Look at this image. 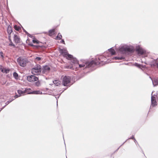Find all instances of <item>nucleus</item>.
<instances>
[{
	"label": "nucleus",
	"mask_w": 158,
	"mask_h": 158,
	"mask_svg": "<svg viewBox=\"0 0 158 158\" xmlns=\"http://www.w3.org/2000/svg\"><path fill=\"white\" fill-rule=\"evenodd\" d=\"M59 51L60 54L66 58L68 60H71L72 61L74 64H77L79 68H82L84 69L86 68H89L91 70H93L95 69L96 65H100L101 62L104 61L105 58L102 56H100L98 59H96L94 60H93L90 62H87L85 60H81L79 63L76 58H73L72 55L68 53L66 48L63 49L59 48Z\"/></svg>",
	"instance_id": "nucleus-1"
},
{
	"label": "nucleus",
	"mask_w": 158,
	"mask_h": 158,
	"mask_svg": "<svg viewBox=\"0 0 158 158\" xmlns=\"http://www.w3.org/2000/svg\"><path fill=\"white\" fill-rule=\"evenodd\" d=\"M32 73L35 75H38L41 73V66L39 64H37L31 69Z\"/></svg>",
	"instance_id": "nucleus-2"
},
{
	"label": "nucleus",
	"mask_w": 158,
	"mask_h": 158,
	"mask_svg": "<svg viewBox=\"0 0 158 158\" xmlns=\"http://www.w3.org/2000/svg\"><path fill=\"white\" fill-rule=\"evenodd\" d=\"M17 62L21 66L24 67L28 62V60L26 58L19 57L17 59Z\"/></svg>",
	"instance_id": "nucleus-3"
},
{
	"label": "nucleus",
	"mask_w": 158,
	"mask_h": 158,
	"mask_svg": "<svg viewBox=\"0 0 158 158\" xmlns=\"http://www.w3.org/2000/svg\"><path fill=\"white\" fill-rule=\"evenodd\" d=\"M62 83L64 86H68L70 85L71 81V77L69 76H62Z\"/></svg>",
	"instance_id": "nucleus-4"
},
{
	"label": "nucleus",
	"mask_w": 158,
	"mask_h": 158,
	"mask_svg": "<svg viewBox=\"0 0 158 158\" xmlns=\"http://www.w3.org/2000/svg\"><path fill=\"white\" fill-rule=\"evenodd\" d=\"M134 51L132 47L130 46H123L121 47L119 49V51L122 53H124L126 52H132Z\"/></svg>",
	"instance_id": "nucleus-5"
},
{
	"label": "nucleus",
	"mask_w": 158,
	"mask_h": 158,
	"mask_svg": "<svg viewBox=\"0 0 158 158\" xmlns=\"http://www.w3.org/2000/svg\"><path fill=\"white\" fill-rule=\"evenodd\" d=\"M27 80L29 82H33L38 81V78L34 75H31L28 76L27 77Z\"/></svg>",
	"instance_id": "nucleus-6"
},
{
	"label": "nucleus",
	"mask_w": 158,
	"mask_h": 158,
	"mask_svg": "<svg viewBox=\"0 0 158 158\" xmlns=\"http://www.w3.org/2000/svg\"><path fill=\"white\" fill-rule=\"evenodd\" d=\"M135 50L139 54L143 55L145 54L146 53V51L142 49L139 46H136Z\"/></svg>",
	"instance_id": "nucleus-7"
},
{
	"label": "nucleus",
	"mask_w": 158,
	"mask_h": 158,
	"mask_svg": "<svg viewBox=\"0 0 158 158\" xmlns=\"http://www.w3.org/2000/svg\"><path fill=\"white\" fill-rule=\"evenodd\" d=\"M50 69V68L48 66L45 65L43 67L42 73L43 74H47L49 73Z\"/></svg>",
	"instance_id": "nucleus-8"
},
{
	"label": "nucleus",
	"mask_w": 158,
	"mask_h": 158,
	"mask_svg": "<svg viewBox=\"0 0 158 158\" xmlns=\"http://www.w3.org/2000/svg\"><path fill=\"white\" fill-rule=\"evenodd\" d=\"M17 92L19 95L16 94L15 95L14 97L15 99L20 97L22 95H23L25 93V90L22 91L21 90H18Z\"/></svg>",
	"instance_id": "nucleus-9"
},
{
	"label": "nucleus",
	"mask_w": 158,
	"mask_h": 158,
	"mask_svg": "<svg viewBox=\"0 0 158 158\" xmlns=\"http://www.w3.org/2000/svg\"><path fill=\"white\" fill-rule=\"evenodd\" d=\"M0 70L2 72L4 73H7L9 72V69L3 68L1 65H0Z\"/></svg>",
	"instance_id": "nucleus-10"
},
{
	"label": "nucleus",
	"mask_w": 158,
	"mask_h": 158,
	"mask_svg": "<svg viewBox=\"0 0 158 158\" xmlns=\"http://www.w3.org/2000/svg\"><path fill=\"white\" fill-rule=\"evenodd\" d=\"M14 40L16 43H18L20 42V38L16 35H14Z\"/></svg>",
	"instance_id": "nucleus-11"
},
{
	"label": "nucleus",
	"mask_w": 158,
	"mask_h": 158,
	"mask_svg": "<svg viewBox=\"0 0 158 158\" xmlns=\"http://www.w3.org/2000/svg\"><path fill=\"white\" fill-rule=\"evenodd\" d=\"M152 84L155 87L158 85V78H156L154 79V81H152Z\"/></svg>",
	"instance_id": "nucleus-12"
},
{
	"label": "nucleus",
	"mask_w": 158,
	"mask_h": 158,
	"mask_svg": "<svg viewBox=\"0 0 158 158\" xmlns=\"http://www.w3.org/2000/svg\"><path fill=\"white\" fill-rule=\"evenodd\" d=\"M31 89L30 88H27L25 89V93H27L28 94H33V91H31Z\"/></svg>",
	"instance_id": "nucleus-13"
},
{
	"label": "nucleus",
	"mask_w": 158,
	"mask_h": 158,
	"mask_svg": "<svg viewBox=\"0 0 158 158\" xmlns=\"http://www.w3.org/2000/svg\"><path fill=\"white\" fill-rule=\"evenodd\" d=\"M157 103L156 101H151V105L150 106V109L152 107H154L156 106Z\"/></svg>",
	"instance_id": "nucleus-14"
},
{
	"label": "nucleus",
	"mask_w": 158,
	"mask_h": 158,
	"mask_svg": "<svg viewBox=\"0 0 158 158\" xmlns=\"http://www.w3.org/2000/svg\"><path fill=\"white\" fill-rule=\"evenodd\" d=\"M12 31V28L11 26H9L7 28L8 33L10 35Z\"/></svg>",
	"instance_id": "nucleus-15"
},
{
	"label": "nucleus",
	"mask_w": 158,
	"mask_h": 158,
	"mask_svg": "<svg viewBox=\"0 0 158 158\" xmlns=\"http://www.w3.org/2000/svg\"><path fill=\"white\" fill-rule=\"evenodd\" d=\"M153 94V92H152L151 94V101H156V97L155 96L156 95Z\"/></svg>",
	"instance_id": "nucleus-16"
},
{
	"label": "nucleus",
	"mask_w": 158,
	"mask_h": 158,
	"mask_svg": "<svg viewBox=\"0 0 158 158\" xmlns=\"http://www.w3.org/2000/svg\"><path fill=\"white\" fill-rule=\"evenodd\" d=\"M53 82L56 86H58L60 83V82L58 80H55L53 81Z\"/></svg>",
	"instance_id": "nucleus-17"
},
{
	"label": "nucleus",
	"mask_w": 158,
	"mask_h": 158,
	"mask_svg": "<svg viewBox=\"0 0 158 158\" xmlns=\"http://www.w3.org/2000/svg\"><path fill=\"white\" fill-rule=\"evenodd\" d=\"M15 98H14L13 97L11 99V100H10L9 101H8L6 103V105L4 106L2 108H1V110H0V112L9 103L11 102L12 101H13Z\"/></svg>",
	"instance_id": "nucleus-18"
},
{
	"label": "nucleus",
	"mask_w": 158,
	"mask_h": 158,
	"mask_svg": "<svg viewBox=\"0 0 158 158\" xmlns=\"http://www.w3.org/2000/svg\"><path fill=\"white\" fill-rule=\"evenodd\" d=\"M108 50L110 52V53H111V55H114L115 53V51L112 48L109 49Z\"/></svg>",
	"instance_id": "nucleus-19"
},
{
	"label": "nucleus",
	"mask_w": 158,
	"mask_h": 158,
	"mask_svg": "<svg viewBox=\"0 0 158 158\" xmlns=\"http://www.w3.org/2000/svg\"><path fill=\"white\" fill-rule=\"evenodd\" d=\"M124 57H114V59H115V60H122V59H124Z\"/></svg>",
	"instance_id": "nucleus-20"
},
{
	"label": "nucleus",
	"mask_w": 158,
	"mask_h": 158,
	"mask_svg": "<svg viewBox=\"0 0 158 158\" xmlns=\"http://www.w3.org/2000/svg\"><path fill=\"white\" fill-rule=\"evenodd\" d=\"M33 94H42V92L40 91H33Z\"/></svg>",
	"instance_id": "nucleus-21"
},
{
	"label": "nucleus",
	"mask_w": 158,
	"mask_h": 158,
	"mask_svg": "<svg viewBox=\"0 0 158 158\" xmlns=\"http://www.w3.org/2000/svg\"><path fill=\"white\" fill-rule=\"evenodd\" d=\"M62 37V35L60 34V33H58V34L57 36H56V39L57 40H60L61 39Z\"/></svg>",
	"instance_id": "nucleus-22"
},
{
	"label": "nucleus",
	"mask_w": 158,
	"mask_h": 158,
	"mask_svg": "<svg viewBox=\"0 0 158 158\" xmlns=\"http://www.w3.org/2000/svg\"><path fill=\"white\" fill-rule=\"evenodd\" d=\"M14 28L17 31H19L20 29V27H18L16 25H15L14 26Z\"/></svg>",
	"instance_id": "nucleus-23"
},
{
	"label": "nucleus",
	"mask_w": 158,
	"mask_h": 158,
	"mask_svg": "<svg viewBox=\"0 0 158 158\" xmlns=\"http://www.w3.org/2000/svg\"><path fill=\"white\" fill-rule=\"evenodd\" d=\"M154 62L156 65L157 67L158 68V58L154 60Z\"/></svg>",
	"instance_id": "nucleus-24"
},
{
	"label": "nucleus",
	"mask_w": 158,
	"mask_h": 158,
	"mask_svg": "<svg viewBox=\"0 0 158 158\" xmlns=\"http://www.w3.org/2000/svg\"><path fill=\"white\" fill-rule=\"evenodd\" d=\"M54 32V30L52 29L50 30L49 31V34L50 35H52Z\"/></svg>",
	"instance_id": "nucleus-25"
},
{
	"label": "nucleus",
	"mask_w": 158,
	"mask_h": 158,
	"mask_svg": "<svg viewBox=\"0 0 158 158\" xmlns=\"http://www.w3.org/2000/svg\"><path fill=\"white\" fill-rule=\"evenodd\" d=\"M18 74L16 72H14L13 73V76L15 79H17L18 77Z\"/></svg>",
	"instance_id": "nucleus-26"
},
{
	"label": "nucleus",
	"mask_w": 158,
	"mask_h": 158,
	"mask_svg": "<svg viewBox=\"0 0 158 158\" xmlns=\"http://www.w3.org/2000/svg\"><path fill=\"white\" fill-rule=\"evenodd\" d=\"M32 42L34 43H36L38 44L39 43V41L37 40L34 39L32 40Z\"/></svg>",
	"instance_id": "nucleus-27"
},
{
	"label": "nucleus",
	"mask_w": 158,
	"mask_h": 158,
	"mask_svg": "<svg viewBox=\"0 0 158 158\" xmlns=\"http://www.w3.org/2000/svg\"><path fill=\"white\" fill-rule=\"evenodd\" d=\"M135 65L137 67L140 68L141 67H143L142 65H141L140 64H138V63H135Z\"/></svg>",
	"instance_id": "nucleus-28"
},
{
	"label": "nucleus",
	"mask_w": 158,
	"mask_h": 158,
	"mask_svg": "<svg viewBox=\"0 0 158 158\" xmlns=\"http://www.w3.org/2000/svg\"><path fill=\"white\" fill-rule=\"evenodd\" d=\"M37 81L35 83V85L36 86H39L40 85V82H39V81Z\"/></svg>",
	"instance_id": "nucleus-29"
},
{
	"label": "nucleus",
	"mask_w": 158,
	"mask_h": 158,
	"mask_svg": "<svg viewBox=\"0 0 158 158\" xmlns=\"http://www.w3.org/2000/svg\"><path fill=\"white\" fill-rule=\"evenodd\" d=\"M27 35L29 37L31 38H34V37L33 36H32V35H31L29 33H28V34Z\"/></svg>",
	"instance_id": "nucleus-30"
},
{
	"label": "nucleus",
	"mask_w": 158,
	"mask_h": 158,
	"mask_svg": "<svg viewBox=\"0 0 158 158\" xmlns=\"http://www.w3.org/2000/svg\"><path fill=\"white\" fill-rule=\"evenodd\" d=\"M66 68L68 69H73V66H66Z\"/></svg>",
	"instance_id": "nucleus-31"
},
{
	"label": "nucleus",
	"mask_w": 158,
	"mask_h": 158,
	"mask_svg": "<svg viewBox=\"0 0 158 158\" xmlns=\"http://www.w3.org/2000/svg\"><path fill=\"white\" fill-rule=\"evenodd\" d=\"M41 59V58L40 57H36L35 58V60H37L39 61Z\"/></svg>",
	"instance_id": "nucleus-32"
},
{
	"label": "nucleus",
	"mask_w": 158,
	"mask_h": 158,
	"mask_svg": "<svg viewBox=\"0 0 158 158\" xmlns=\"http://www.w3.org/2000/svg\"><path fill=\"white\" fill-rule=\"evenodd\" d=\"M23 29L24 32H25L27 35L29 33L23 27Z\"/></svg>",
	"instance_id": "nucleus-33"
},
{
	"label": "nucleus",
	"mask_w": 158,
	"mask_h": 158,
	"mask_svg": "<svg viewBox=\"0 0 158 158\" xmlns=\"http://www.w3.org/2000/svg\"><path fill=\"white\" fill-rule=\"evenodd\" d=\"M61 43H62L64 44H65L64 40L63 39H62V40H61Z\"/></svg>",
	"instance_id": "nucleus-34"
},
{
	"label": "nucleus",
	"mask_w": 158,
	"mask_h": 158,
	"mask_svg": "<svg viewBox=\"0 0 158 158\" xmlns=\"http://www.w3.org/2000/svg\"><path fill=\"white\" fill-rule=\"evenodd\" d=\"M129 139H135V138H134V136H132V137H131Z\"/></svg>",
	"instance_id": "nucleus-35"
},
{
	"label": "nucleus",
	"mask_w": 158,
	"mask_h": 158,
	"mask_svg": "<svg viewBox=\"0 0 158 158\" xmlns=\"http://www.w3.org/2000/svg\"><path fill=\"white\" fill-rule=\"evenodd\" d=\"M10 45L12 46H13L14 47H15V45L14 44H13V43H11V44H10Z\"/></svg>",
	"instance_id": "nucleus-36"
},
{
	"label": "nucleus",
	"mask_w": 158,
	"mask_h": 158,
	"mask_svg": "<svg viewBox=\"0 0 158 158\" xmlns=\"http://www.w3.org/2000/svg\"><path fill=\"white\" fill-rule=\"evenodd\" d=\"M1 56L2 57H3V54H2V53L1 52Z\"/></svg>",
	"instance_id": "nucleus-37"
},
{
	"label": "nucleus",
	"mask_w": 158,
	"mask_h": 158,
	"mask_svg": "<svg viewBox=\"0 0 158 158\" xmlns=\"http://www.w3.org/2000/svg\"><path fill=\"white\" fill-rule=\"evenodd\" d=\"M151 65L152 66V65H153V66H155V64H151Z\"/></svg>",
	"instance_id": "nucleus-38"
},
{
	"label": "nucleus",
	"mask_w": 158,
	"mask_h": 158,
	"mask_svg": "<svg viewBox=\"0 0 158 158\" xmlns=\"http://www.w3.org/2000/svg\"><path fill=\"white\" fill-rule=\"evenodd\" d=\"M134 142L135 143L136 142H137L136 139H134Z\"/></svg>",
	"instance_id": "nucleus-39"
},
{
	"label": "nucleus",
	"mask_w": 158,
	"mask_h": 158,
	"mask_svg": "<svg viewBox=\"0 0 158 158\" xmlns=\"http://www.w3.org/2000/svg\"><path fill=\"white\" fill-rule=\"evenodd\" d=\"M30 45L31 46H33V45L32 44H31Z\"/></svg>",
	"instance_id": "nucleus-40"
},
{
	"label": "nucleus",
	"mask_w": 158,
	"mask_h": 158,
	"mask_svg": "<svg viewBox=\"0 0 158 158\" xmlns=\"http://www.w3.org/2000/svg\"><path fill=\"white\" fill-rule=\"evenodd\" d=\"M57 102H58V101H57Z\"/></svg>",
	"instance_id": "nucleus-41"
}]
</instances>
